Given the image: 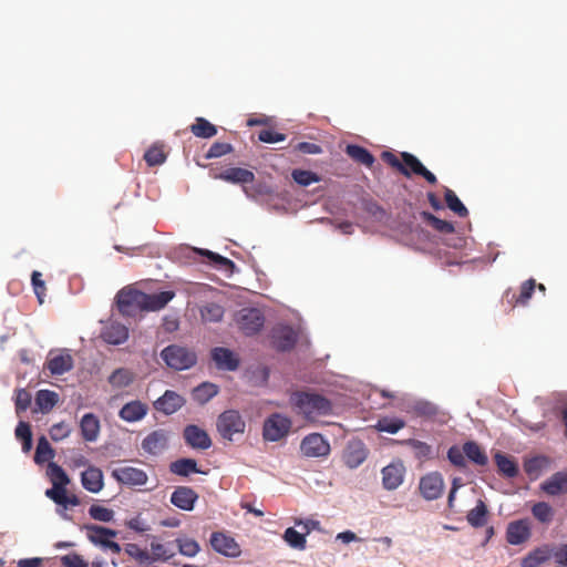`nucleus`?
Segmentation results:
<instances>
[{
  "label": "nucleus",
  "mask_w": 567,
  "mask_h": 567,
  "mask_svg": "<svg viewBox=\"0 0 567 567\" xmlns=\"http://www.w3.org/2000/svg\"><path fill=\"white\" fill-rule=\"evenodd\" d=\"M330 450L329 442L320 433L308 434L300 443L301 454L306 457H326Z\"/></svg>",
  "instance_id": "obj_8"
},
{
  "label": "nucleus",
  "mask_w": 567,
  "mask_h": 567,
  "mask_svg": "<svg viewBox=\"0 0 567 567\" xmlns=\"http://www.w3.org/2000/svg\"><path fill=\"white\" fill-rule=\"evenodd\" d=\"M382 484L388 491L396 489L404 480L405 466L402 461H394L382 468Z\"/></svg>",
  "instance_id": "obj_12"
},
{
  "label": "nucleus",
  "mask_w": 567,
  "mask_h": 567,
  "mask_svg": "<svg viewBox=\"0 0 567 567\" xmlns=\"http://www.w3.org/2000/svg\"><path fill=\"white\" fill-rule=\"evenodd\" d=\"M291 420L279 413L271 414L264 423V439L276 442L285 437L291 429Z\"/></svg>",
  "instance_id": "obj_7"
},
{
  "label": "nucleus",
  "mask_w": 567,
  "mask_h": 567,
  "mask_svg": "<svg viewBox=\"0 0 567 567\" xmlns=\"http://www.w3.org/2000/svg\"><path fill=\"white\" fill-rule=\"evenodd\" d=\"M291 176L293 181L301 186H309L320 181V177L316 173L305 169H293Z\"/></svg>",
  "instance_id": "obj_51"
},
{
  "label": "nucleus",
  "mask_w": 567,
  "mask_h": 567,
  "mask_svg": "<svg viewBox=\"0 0 567 567\" xmlns=\"http://www.w3.org/2000/svg\"><path fill=\"white\" fill-rule=\"evenodd\" d=\"M551 558L558 566H567V544L560 547H551Z\"/></svg>",
  "instance_id": "obj_64"
},
{
  "label": "nucleus",
  "mask_w": 567,
  "mask_h": 567,
  "mask_svg": "<svg viewBox=\"0 0 567 567\" xmlns=\"http://www.w3.org/2000/svg\"><path fill=\"white\" fill-rule=\"evenodd\" d=\"M530 537V527L526 519L515 520L508 524L506 540L511 545H520Z\"/></svg>",
  "instance_id": "obj_19"
},
{
  "label": "nucleus",
  "mask_w": 567,
  "mask_h": 567,
  "mask_svg": "<svg viewBox=\"0 0 567 567\" xmlns=\"http://www.w3.org/2000/svg\"><path fill=\"white\" fill-rule=\"evenodd\" d=\"M54 455L55 452L50 445L48 439L44 435L39 437L34 454V462L37 464H43L45 462L51 461L54 457Z\"/></svg>",
  "instance_id": "obj_40"
},
{
  "label": "nucleus",
  "mask_w": 567,
  "mask_h": 567,
  "mask_svg": "<svg viewBox=\"0 0 567 567\" xmlns=\"http://www.w3.org/2000/svg\"><path fill=\"white\" fill-rule=\"evenodd\" d=\"M112 476L123 485L142 486L145 485L148 476L145 471L133 466H121L112 471Z\"/></svg>",
  "instance_id": "obj_10"
},
{
  "label": "nucleus",
  "mask_w": 567,
  "mask_h": 567,
  "mask_svg": "<svg viewBox=\"0 0 567 567\" xmlns=\"http://www.w3.org/2000/svg\"><path fill=\"white\" fill-rule=\"evenodd\" d=\"M198 252L203 256H206L210 261H213L220 269H229L235 266V264L230 259H228L224 256H220L216 252H213L210 250L200 249V250H198Z\"/></svg>",
  "instance_id": "obj_58"
},
{
  "label": "nucleus",
  "mask_w": 567,
  "mask_h": 567,
  "mask_svg": "<svg viewBox=\"0 0 567 567\" xmlns=\"http://www.w3.org/2000/svg\"><path fill=\"white\" fill-rule=\"evenodd\" d=\"M534 517L543 524H548L553 520L554 509L546 502H538L532 507Z\"/></svg>",
  "instance_id": "obj_47"
},
{
  "label": "nucleus",
  "mask_w": 567,
  "mask_h": 567,
  "mask_svg": "<svg viewBox=\"0 0 567 567\" xmlns=\"http://www.w3.org/2000/svg\"><path fill=\"white\" fill-rule=\"evenodd\" d=\"M421 217L431 227H433L435 230H437L440 233L452 234L455 230L454 225L452 223L440 219L436 216H434L432 213L422 212Z\"/></svg>",
  "instance_id": "obj_44"
},
{
  "label": "nucleus",
  "mask_w": 567,
  "mask_h": 567,
  "mask_svg": "<svg viewBox=\"0 0 567 567\" xmlns=\"http://www.w3.org/2000/svg\"><path fill=\"white\" fill-rule=\"evenodd\" d=\"M48 474L53 486H66L70 478L65 471L56 463L50 462L48 465Z\"/></svg>",
  "instance_id": "obj_46"
},
{
  "label": "nucleus",
  "mask_w": 567,
  "mask_h": 567,
  "mask_svg": "<svg viewBox=\"0 0 567 567\" xmlns=\"http://www.w3.org/2000/svg\"><path fill=\"white\" fill-rule=\"evenodd\" d=\"M162 360L173 370L182 371L194 367L197 355L194 350L178 344H171L161 352Z\"/></svg>",
  "instance_id": "obj_2"
},
{
  "label": "nucleus",
  "mask_w": 567,
  "mask_h": 567,
  "mask_svg": "<svg viewBox=\"0 0 567 567\" xmlns=\"http://www.w3.org/2000/svg\"><path fill=\"white\" fill-rule=\"evenodd\" d=\"M31 394L25 389L16 391V411L18 414L27 411L31 404Z\"/></svg>",
  "instance_id": "obj_60"
},
{
  "label": "nucleus",
  "mask_w": 567,
  "mask_h": 567,
  "mask_svg": "<svg viewBox=\"0 0 567 567\" xmlns=\"http://www.w3.org/2000/svg\"><path fill=\"white\" fill-rule=\"evenodd\" d=\"M190 132L197 137L210 138L217 134V128L206 118L197 117L195 123L190 125Z\"/></svg>",
  "instance_id": "obj_39"
},
{
  "label": "nucleus",
  "mask_w": 567,
  "mask_h": 567,
  "mask_svg": "<svg viewBox=\"0 0 567 567\" xmlns=\"http://www.w3.org/2000/svg\"><path fill=\"white\" fill-rule=\"evenodd\" d=\"M494 458L498 472L504 476L512 478L518 474V466L512 457L498 452L495 454Z\"/></svg>",
  "instance_id": "obj_37"
},
{
  "label": "nucleus",
  "mask_w": 567,
  "mask_h": 567,
  "mask_svg": "<svg viewBox=\"0 0 567 567\" xmlns=\"http://www.w3.org/2000/svg\"><path fill=\"white\" fill-rule=\"evenodd\" d=\"M134 373L126 368H118L114 370L109 377L107 381L114 389H123L131 385L134 381Z\"/></svg>",
  "instance_id": "obj_33"
},
{
  "label": "nucleus",
  "mask_w": 567,
  "mask_h": 567,
  "mask_svg": "<svg viewBox=\"0 0 567 567\" xmlns=\"http://www.w3.org/2000/svg\"><path fill=\"white\" fill-rule=\"evenodd\" d=\"M197 499V493L188 486H178L171 495V503L183 511H192Z\"/></svg>",
  "instance_id": "obj_18"
},
{
  "label": "nucleus",
  "mask_w": 567,
  "mask_h": 567,
  "mask_svg": "<svg viewBox=\"0 0 567 567\" xmlns=\"http://www.w3.org/2000/svg\"><path fill=\"white\" fill-rule=\"evenodd\" d=\"M89 515L95 520L109 523L113 519L114 512L101 505H91L89 508Z\"/></svg>",
  "instance_id": "obj_52"
},
{
  "label": "nucleus",
  "mask_w": 567,
  "mask_h": 567,
  "mask_svg": "<svg viewBox=\"0 0 567 567\" xmlns=\"http://www.w3.org/2000/svg\"><path fill=\"white\" fill-rule=\"evenodd\" d=\"M183 437L186 444L193 449L208 450L212 446L208 433L194 424H189L184 429Z\"/></svg>",
  "instance_id": "obj_14"
},
{
  "label": "nucleus",
  "mask_w": 567,
  "mask_h": 567,
  "mask_svg": "<svg viewBox=\"0 0 567 567\" xmlns=\"http://www.w3.org/2000/svg\"><path fill=\"white\" fill-rule=\"evenodd\" d=\"M297 334L289 326H281L272 331V343L277 350L287 351L295 347Z\"/></svg>",
  "instance_id": "obj_21"
},
{
  "label": "nucleus",
  "mask_w": 567,
  "mask_h": 567,
  "mask_svg": "<svg viewBox=\"0 0 567 567\" xmlns=\"http://www.w3.org/2000/svg\"><path fill=\"white\" fill-rule=\"evenodd\" d=\"M235 322L243 333L252 336L264 327L265 317L257 308H243L236 312Z\"/></svg>",
  "instance_id": "obj_5"
},
{
  "label": "nucleus",
  "mask_w": 567,
  "mask_h": 567,
  "mask_svg": "<svg viewBox=\"0 0 567 567\" xmlns=\"http://www.w3.org/2000/svg\"><path fill=\"white\" fill-rule=\"evenodd\" d=\"M212 547L219 554L227 557H238L240 555L239 545L230 536L220 532H215L210 536Z\"/></svg>",
  "instance_id": "obj_13"
},
{
  "label": "nucleus",
  "mask_w": 567,
  "mask_h": 567,
  "mask_svg": "<svg viewBox=\"0 0 567 567\" xmlns=\"http://www.w3.org/2000/svg\"><path fill=\"white\" fill-rule=\"evenodd\" d=\"M169 431L157 429L148 433L142 441V449L150 455H158L168 446Z\"/></svg>",
  "instance_id": "obj_11"
},
{
  "label": "nucleus",
  "mask_w": 567,
  "mask_h": 567,
  "mask_svg": "<svg viewBox=\"0 0 567 567\" xmlns=\"http://www.w3.org/2000/svg\"><path fill=\"white\" fill-rule=\"evenodd\" d=\"M444 198L447 207L457 216L466 217L468 215L467 208L464 206V204L460 200V198L452 189L445 188Z\"/></svg>",
  "instance_id": "obj_45"
},
{
  "label": "nucleus",
  "mask_w": 567,
  "mask_h": 567,
  "mask_svg": "<svg viewBox=\"0 0 567 567\" xmlns=\"http://www.w3.org/2000/svg\"><path fill=\"white\" fill-rule=\"evenodd\" d=\"M82 486L90 493H99L104 487V476L101 468L90 465L81 474Z\"/></svg>",
  "instance_id": "obj_20"
},
{
  "label": "nucleus",
  "mask_w": 567,
  "mask_h": 567,
  "mask_svg": "<svg viewBox=\"0 0 567 567\" xmlns=\"http://www.w3.org/2000/svg\"><path fill=\"white\" fill-rule=\"evenodd\" d=\"M177 543L179 553L187 557L196 556L200 549L199 544L192 538L178 539Z\"/></svg>",
  "instance_id": "obj_55"
},
{
  "label": "nucleus",
  "mask_w": 567,
  "mask_h": 567,
  "mask_svg": "<svg viewBox=\"0 0 567 567\" xmlns=\"http://www.w3.org/2000/svg\"><path fill=\"white\" fill-rule=\"evenodd\" d=\"M234 151V147L229 143L215 142L207 151L205 158H217L227 155Z\"/></svg>",
  "instance_id": "obj_53"
},
{
  "label": "nucleus",
  "mask_w": 567,
  "mask_h": 567,
  "mask_svg": "<svg viewBox=\"0 0 567 567\" xmlns=\"http://www.w3.org/2000/svg\"><path fill=\"white\" fill-rule=\"evenodd\" d=\"M148 406L140 400L127 402L122 406L118 416L125 422H137L146 416Z\"/></svg>",
  "instance_id": "obj_22"
},
{
  "label": "nucleus",
  "mask_w": 567,
  "mask_h": 567,
  "mask_svg": "<svg viewBox=\"0 0 567 567\" xmlns=\"http://www.w3.org/2000/svg\"><path fill=\"white\" fill-rule=\"evenodd\" d=\"M444 486L442 474L431 472L420 478L419 491L426 501H434L442 496Z\"/></svg>",
  "instance_id": "obj_9"
},
{
  "label": "nucleus",
  "mask_w": 567,
  "mask_h": 567,
  "mask_svg": "<svg viewBox=\"0 0 567 567\" xmlns=\"http://www.w3.org/2000/svg\"><path fill=\"white\" fill-rule=\"evenodd\" d=\"M80 429L85 441L94 442L100 433V421L93 413H86L81 419Z\"/></svg>",
  "instance_id": "obj_27"
},
{
  "label": "nucleus",
  "mask_w": 567,
  "mask_h": 567,
  "mask_svg": "<svg viewBox=\"0 0 567 567\" xmlns=\"http://www.w3.org/2000/svg\"><path fill=\"white\" fill-rule=\"evenodd\" d=\"M59 402V394L50 390H39L35 404L42 413H49Z\"/></svg>",
  "instance_id": "obj_36"
},
{
  "label": "nucleus",
  "mask_w": 567,
  "mask_h": 567,
  "mask_svg": "<svg viewBox=\"0 0 567 567\" xmlns=\"http://www.w3.org/2000/svg\"><path fill=\"white\" fill-rule=\"evenodd\" d=\"M148 166L162 165L166 161V154L162 145L151 146L144 154Z\"/></svg>",
  "instance_id": "obj_49"
},
{
  "label": "nucleus",
  "mask_w": 567,
  "mask_h": 567,
  "mask_svg": "<svg viewBox=\"0 0 567 567\" xmlns=\"http://www.w3.org/2000/svg\"><path fill=\"white\" fill-rule=\"evenodd\" d=\"M289 402L298 415L311 423L317 422L322 416L332 414L333 410L332 402L317 392H292Z\"/></svg>",
  "instance_id": "obj_1"
},
{
  "label": "nucleus",
  "mask_w": 567,
  "mask_h": 567,
  "mask_svg": "<svg viewBox=\"0 0 567 567\" xmlns=\"http://www.w3.org/2000/svg\"><path fill=\"white\" fill-rule=\"evenodd\" d=\"M245 427L246 423L240 413L236 410H227L217 419V430L219 434L229 441L233 440L235 434H243Z\"/></svg>",
  "instance_id": "obj_6"
},
{
  "label": "nucleus",
  "mask_w": 567,
  "mask_h": 567,
  "mask_svg": "<svg viewBox=\"0 0 567 567\" xmlns=\"http://www.w3.org/2000/svg\"><path fill=\"white\" fill-rule=\"evenodd\" d=\"M64 567H87V564L78 554L65 555L61 558Z\"/></svg>",
  "instance_id": "obj_63"
},
{
  "label": "nucleus",
  "mask_w": 567,
  "mask_h": 567,
  "mask_svg": "<svg viewBox=\"0 0 567 567\" xmlns=\"http://www.w3.org/2000/svg\"><path fill=\"white\" fill-rule=\"evenodd\" d=\"M405 427V421L400 417H389L384 416L378 420L374 429L379 432H386L390 434H395L400 430Z\"/></svg>",
  "instance_id": "obj_41"
},
{
  "label": "nucleus",
  "mask_w": 567,
  "mask_h": 567,
  "mask_svg": "<svg viewBox=\"0 0 567 567\" xmlns=\"http://www.w3.org/2000/svg\"><path fill=\"white\" fill-rule=\"evenodd\" d=\"M412 410L417 416L424 417H432L437 413V408L427 401H416L413 404Z\"/></svg>",
  "instance_id": "obj_57"
},
{
  "label": "nucleus",
  "mask_w": 567,
  "mask_h": 567,
  "mask_svg": "<svg viewBox=\"0 0 567 567\" xmlns=\"http://www.w3.org/2000/svg\"><path fill=\"white\" fill-rule=\"evenodd\" d=\"M381 158L383 162H385L391 167L398 169L401 174H403L406 177H410V171L402 164V162L398 158V156L390 152L384 151L381 154Z\"/></svg>",
  "instance_id": "obj_56"
},
{
  "label": "nucleus",
  "mask_w": 567,
  "mask_h": 567,
  "mask_svg": "<svg viewBox=\"0 0 567 567\" xmlns=\"http://www.w3.org/2000/svg\"><path fill=\"white\" fill-rule=\"evenodd\" d=\"M536 288V281L534 279H528L524 281L520 286L519 295H512V298L508 299V302L514 307L516 305H526L532 298L534 290Z\"/></svg>",
  "instance_id": "obj_42"
},
{
  "label": "nucleus",
  "mask_w": 567,
  "mask_h": 567,
  "mask_svg": "<svg viewBox=\"0 0 567 567\" xmlns=\"http://www.w3.org/2000/svg\"><path fill=\"white\" fill-rule=\"evenodd\" d=\"M71 431L72 429L68 423L59 422L50 427L49 434L54 442H59L66 439L71 434Z\"/></svg>",
  "instance_id": "obj_54"
},
{
  "label": "nucleus",
  "mask_w": 567,
  "mask_h": 567,
  "mask_svg": "<svg viewBox=\"0 0 567 567\" xmlns=\"http://www.w3.org/2000/svg\"><path fill=\"white\" fill-rule=\"evenodd\" d=\"M102 338L110 344H122L128 339V329L118 322H110L102 331Z\"/></svg>",
  "instance_id": "obj_25"
},
{
  "label": "nucleus",
  "mask_w": 567,
  "mask_h": 567,
  "mask_svg": "<svg viewBox=\"0 0 567 567\" xmlns=\"http://www.w3.org/2000/svg\"><path fill=\"white\" fill-rule=\"evenodd\" d=\"M540 488L549 496H557L567 492V472H556L540 484Z\"/></svg>",
  "instance_id": "obj_24"
},
{
  "label": "nucleus",
  "mask_w": 567,
  "mask_h": 567,
  "mask_svg": "<svg viewBox=\"0 0 567 567\" xmlns=\"http://www.w3.org/2000/svg\"><path fill=\"white\" fill-rule=\"evenodd\" d=\"M116 305L123 316H136L144 311V292L132 288H123L116 295Z\"/></svg>",
  "instance_id": "obj_3"
},
{
  "label": "nucleus",
  "mask_w": 567,
  "mask_h": 567,
  "mask_svg": "<svg viewBox=\"0 0 567 567\" xmlns=\"http://www.w3.org/2000/svg\"><path fill=\"white\" fill-rule=\"evenodd\" d=\"M463 452L465 456L476 465L485 466L488 462L486 453L474 441H468L463 444Z\"/></svg>",
  "instance_id": "obj_34"
},
{
  "label": "nucleus",
  "mask_w": 567,
  "mask_h": 567,
  "mask_svg": "<svg viewBox=\"0 0 567 567\" xmlns=\"http://www.w3.org/2000/svg\"><path fill=\"white\" fill-rule=\"evenodd\" d=\"M175 297V291L166 290L158 293L144 292V311H158Z\"/></svg>",
  "instance_id": "obj_26"
},
{
  "label": "nucleus",
  "mask_w": 567,
  "mask_h": 567,
  "mask_svg": "<svg viewBox=\"0 0 567 567\" xmlns=\"http://www.w3.org/2000/svg\"><path fill=\"white\" fill-rule=\"evenodd\" d=\"M151 563L152 561H167L174 556V553L169 550L165 545L161 543H151Z\"/></svg>",
  "instance_id": "obj_50"
},
{
  "label": "nucleus",
  "mask_w": 567,
  "mask_h": 567,
  "mask_svg": "<svg viewBox=\"0 0 567 567\" xmlns=\"http://www.w3.org/2000/svg\"><path fill=\"white\" fill-rule=\"evenodd\" d=\"M86 536L91 543L101 546L103 549H109L114 554L121 553V546L113 540L117 532L100 525H85Z\"/></svg>",
  "instance_id": "obj_4"
},
{
  "label": "nucleus",
  "mask_w": 567,
  "mask_h": 567,
  "mask_svg": "<svg viewBox=\"0 0 567 567\" xmlns=\"http://www.w3.org/2000/svg\"><path fill=\"white\" fill-rule=\"evenodd\" d=\"M218 394V386L210 382H203L193 390V399L199 404L207 403Z\"/></svg>",
  "instance_id": "obj_38"
},
{
  "label": "nucleus",
  "mask_w": 567,
  "mask_h": 567,
  "mask_svg": "<svg viewBox=\"0 0 567 567\" xmlns=\"http://www.w3.org/2000/svg\"><path fill=\"white\" fill-rule=\"evenodd\" d=\"M401 157L402 164L410 171V175L412 173L419 175L421 169H423L424 165L413 154L403 152L401 153Z\"/></svg>",
  "instance_id": "obj_59"
},
{
  "label": "nucleus",
  "mask_w": 567,
  "mask_h": 567,
  "mask_svg": "<svg viewBox=\"0 0 567 567\" xmlns=\"http://www.w3.org/2000/svg\"><path fill=\"white\" fill-rule=\"evenodd\" d=\"M185 404V399L175 391L166 390L162 396L154 402V409L165 415H171Z\"/></svg>",
  "instance_id": "obj_15"
},
{
  "label": "nucleus",
  "mask_w": 567,
  "mask_h": 567,
  "mask_svg": "<svg viewBox=\"0 0 567 567\" xmlns=\"http://www.w3.org/2000/svg\"><path fill=\"white\" fill-rule=\"evenodd\" d=\"M306 533H299L295 528L289 527L285 530L284 539L290 547L302 550L306 548Z\"/></svg>",
  "instance_id": "obj_48"
},
{
  "label": "nucleus",
  "mask_w": 567,
  "mask_h": 567,
  "mask_svg": "<svg viewBox=\"0 0 567 567\" xmlns=\"http://www.w3.org/2000/svg\"><path fill=\"white\" fill-rule=\"evenodd\" d=\"M171 473L186 477L190 473H204L197 467V462L194 458H179L169 464Z\"/></svg>",
  "instance_id": "obj_31"
},
{
  "label": "nucleus",
  "mask_w": 567,
  "mask_h": 567,
  "mask_svg": "<svg viewBox=\"0 0 567 567\" xmlns=\"http://www.w3.org/2000/svg\"><path fill=\"white\" fill-rule=\"evenodd\" d=\"M551 558V547L548 545L538 547L530 551L522 560V567H538Z\"/></svg>",
  "instance_id": "obj_30"
},
{
  "label": "nucleus",
  "mask_w": 567,
  "mask_h": 567,
  "mask_svg": "<svg viewBox=\"0 0 567 567\" xmlns=\"http://www.w3.org/2000/svg\"><path fill=\"white\" fill-rule=\"evenodd\" d=\"M45 365L52 375H61L73 369L74 360L68 351L58 354L51 352Z\"/></svg>",
  "instance_id": "obj_17"
},
{
  "label": "nucleus",
  "mask_w": 567,
  "mask_h": 567,
  "mask_svg": "<svg viewBox=\"0 0 567 567\" xmlns=\"http://www.w3.org/2000/svg\"><path fill=\"white\" fill-rule=\"evenodd\" d=\"M346 154L355 163L364 165L369 168L372 167L375 162V158L371 152H369L365 147L357 144L347 145Z\"/></svg>",
  "instance_id": "obj_28"
},
{
  "label": "nucleus",
  "mask_w": 567,
  "mask_h": 567,
  "mask_svg": "<svg viewBox=\"0 0 567 567\" xmlns=\"http://www.w3.org/2000/svg\"><path fill=\"white\" fill-rule=\"evenodd\" d=\"M447 458L449 461L457 466V467H465V454L463 452V447L460 449L457 446H451L447 451Z\"/></svg>",
  "instance_id": "obj_61"
},
{
  "label": "nucleus",
  "mask_w": 567,
  "mask_h": 567,
  "mask_svg": "<svg viewBox=\"0 0 567 567\" xmlns=\"http://www.w3.org/2000/svg\"><path fill=\"white\" fill-rule=\"evenodd\" d=\"M212 359L218 369L235 371L239 367V360L227 348L217 347L212 350Z\"/></svg>",
  "instance_id": "obj_23"
},
{
  "label": "nucleus",
  "mask_w": 567,
  "mask_h": 567,
  "mask_svg": "<svg viewBox=\"0 0 567 567\" xmlns=\"http://www.w3.org/2000/svg\"><path fill=\"white\" fill-rule=\"evenodd\" d=\"M224 308L215 302H208L200 309V317L205 322H219L224 317Z\"/></svg>",
  "instance_id": "obj_43"
},
{
  "label": "nucleus",
  "mask_w": 567,
  "mask_h": 567,
  "mask_svg": "<svg viewBox=\"0 0 567 567\" xmlns=\"http://www.w3.org/2000/svg\"><path fill=\"white\" fill-rule=\"evenodd\" d=\"M367 458V451L361 443L350 444L344 451L343 460L347 466L355 468Z\"/></svg>",
  "instance_id": "obj_29"
},
{
  "label": "nucleus",
  "mask_w": 567,
  "mask_h": 567,
  "mask_svg": "<svg viewBox=\"0 0 567 567\" xmlns=\"http://www.w3.org/2000/svg\"><path fill=\"white\" fill-rule=\"evenodd\" d=\"M258 138L260 142L271 144L285 141L286 135L282 133L275 132L270 128H265L258 133Z\"/></svg>",
  "instance_id": "obj_62"
},
{
  "label": "nucleus",
  "mask_w": 567,
  "mask_h": 567,
  "mask_svg": "<svg viewBox=\"0 0 567 567\" xmlns=\"http://www.w3.org/2000/svg\"><path fill=\"white\" fill-rule=\"evenodd\" d=\"M487 517V507L482 499H478L476 506L467 513L466 519L472 527L480 528L486 525Z\"/></svg>",
  "instance_id": "obj_32"
},
{
  "label": "nucleus",
  "mask_w": 567,
  "mask_h": 567,
  "mask_svg": "<svg viewBox=\"0 0 567 567\" xmlns=\"http://www.w3.org/2000/svg\"><path fill=\"white\" fill-rule=\"evenodd\" d=\"M213 178L221 179L233 184H251L255 181V174L246 168L230 167L220 173L212 172Z\"/></svg>",
  "instance_id": "obj_16"
},
{
  "label": "nucleus",
  "mask_w": 567,
  "mask_h": 567,
  "mask_svg": "<svg viewBox=\"0 0 567 567\" xmlns=\"http://www.w3.org/2000/svg\"><path fill=\"white\" fill-rule=\"evenodd\" d=\"M398 443L410 446L414 451V456L420 461H425L433 457V449L425 442L415 439H406L398 441Z\"/></svg>",
  "instance_id": "obj_35"
}]
</instances>
